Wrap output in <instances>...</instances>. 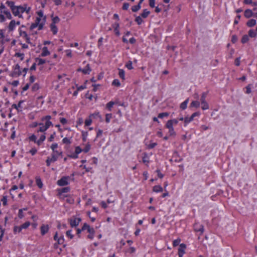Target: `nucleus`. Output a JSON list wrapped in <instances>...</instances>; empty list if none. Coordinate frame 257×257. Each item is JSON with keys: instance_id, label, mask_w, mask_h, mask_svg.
I'll return each mask as SVG.
<instances>
[{"instance_id": "f257e3e1", "label": "nucleus", "mask_w": 257, "mask_h": 257, "mask_svg": "<svg viewBox=\"0 0 257 257\" xmlns=\"http://www.w3.org/2000/svg\"><path fill=\"white\" fill-rule=\"evenodd\" d=\"M30 10V7L27 8V6L25 5L23 6H16L15 8L12 9V12L15 16H18L21 18L22 17V15H20L21 13H23L24 12L29 13Z\"/></svg>"}, {"instance_id": "f03ea898", "label": "nucleus", "mask_w": 257, "mask_h": 257, "mask_svg": "<svg viewBox=\"0 0 257 257\" xmlns=\"http://www.w3.org/2000/svg\"><path fill=\"white\" fill-rule=\"evenodd\" d=\"M86 231L87 232L89 233L87 237L89 239H92L94 236L95 231L93 227H91L89 225L85 223L83 224V226L81 228V231Z\"/></svg>"}, {"instance_id": "7ed1b4c3", "label": "nucleus", "mask_w": 257, "mask_h": 257, "mask_svg": "<svg viewBox=\"0 0 257 257\" xmlns=\"http://www.w3.org/2000/svg\"><path fill=\"white\" fill-rule=\"evenodd\" d=\"M52 123L51 121H47L45 122L44 124L43 122L39 123V127L37 130L38 132H44L46 131L50 125H52Z\"/></svg>"}, {"instance_id": "20e7f679", "label": "nucleus", "mask_w": 257, "mask_h": 257, "mask_svg": "<svg viewBox=\"0 0 257 257\" xmlns=\"http://www.w3.org/2000/svg\"><path fill=\"white\" fill-rule=\"evenodd\" d=\"M165 126L168 129V134L170 137H175L176 135L173 126L166 122Z\"/></svg>"}, {"instance_id": "39448f33", "label": "nucleus", "mask_w": 257, "mask_h": 257, "mask_svg": "<svg viewBox=\"0 0 257 257\" xmlns=\"http://www.w3.org/2000/svg\"><path fill=\"white\" fill-rule=\"evenodd\" d=\"M69 177H63L57 181V184L60 186H65L68 184Z\"/></svg>"}, {"instance_id": "423d86ee", "label": "nucleus", "mask_w": 257, "mask_h": 257, "mask_svg": "<svg viewBox=\"0 0 257 257\" xmlns=\"http://www.w3.org/2000/svg\"><path fill=\"white\" fill-rule=\"evenodd\" d=\"M80 221V218L73 217L70 220V223L72 227L77 226Z\"/></svg>"}, {"instance_id": "0eeeda50", "label": "nucleus", "mask_w": 257, "mask_h": 257, "mask_svg": "<svg viewBox=\"0 0 257 257\" xmlns=\"http://www.w3.org/2000/svg\"><path fill=\"white\" fill-rule=\"evenodd\" d=\"M185 248L186 245L182 243L180 245V247L178 249L179 257H182L183 255L185 253Z\"/></svg>"}, {"instance_id": "6e6552de", "label": "nucleus", "mask_w": 257, "mask_h": 257, "mask_svg": "<svg viewBox=\"0 0 257 257\" xmlns=\"http://www.w3.org/2000/svg\"><path fill=\"white\" fill-rule=\"evenodd\" d=\"M49 229V227L48 225L43 224L41 227V233L42 235H45L47 232H48Z\"/></svg>"}, {"instance_id": "1a4fd4ad", "label": "nucleus", "mask_w": 257, "mask_h": 257, "mask_svg": "<svg viewBox=\"0 0 257 257\" xmlns=\"http://www.w3.org/2000/svg\"><path fill=\"white\" fill-rule=\"evenodd\" d=\"M80 153V147L78 146L76 148L75 153L71 154L68 156L72 158H78V155Z\"/></svg>"}, {"instance_id": "9d476101", "label": "nucleus", "mask_w": 257, "mask_h": 257, "mask_svg": "<svg viewBox=\"0 0 257 257\" xmlns=\"http://www.w3.org/2000/svg\"><path fill=\"white\" fill-rule=\"evenodd\" d=\"M91 148V145L89 143L83 145V148H81V152L86 153L89 151Z\"/></svg>"}, {"instance_id": "9b49d317", "label": "nucleus", "mask_w": 257, "mask_h": 257, "mask_svg": "<svg viewBox=\"0 0 257 257\" xmlns=\"http://www.w3.org/2000/svg\"><path fill=\"white\" fill-rule=\"evenodd\" d=\"M112 27L114 29V31L115 34L117 36H119L120 35L119 31V25L118 23H114Z\"/></svg>"}, {"instance_id": "f8f14e48", "label": "nucleus", "mask_w": 257, "mask_h": 257, "mask_svg": "<svg viewBox=\"0 0 257 257\" xmlns=\"http://www.w3.org/2000/svg\"><path fill=\"white\" fill-rule=\"evenodd\" d=\"M244 15L245 18H249L253 16V13L251 10L247 9L244 11Z\"/></svg>"}, {"instance_id": "ddd939ff", "label": "nucleus", "mask_w": 257, "mask_h": 257, "mask_svg": "<svg viewBox=\"0 0 257 257\" xmlns=\"http://www.w3.org/2000/svg\"><path fill=\"white\" fill-rule=\"evenodd\" d=\"M14 73L18 75H21L22 72L20 71V66L19 64L16 65L15 66Z\"/></svg>"}, {"instance_id": "4468645a", "label": "nucleus", "mask_w": 257, "mask_h": 257, "mask_svg": "<svg viewBox=\"0 0 257 257\" xmlns=\"http://www.w3.org/2000/svg\"><path fill=\"white\" fill-rule=\"evenodd\" d=\"M189 102V99H186L184 101L180 104V107L182 110H184L187 108V104Z\"/></svg>"}, {"instance_id": "2eb2a0df", "label": "nucleus", "mask_w": 257, "mask_h": 257, "mask_svg": "<svg viewBox=\"0 0 257 257\" xmlns=\"http://www.w3.org/2000/svg\"><path fill=\"white\" fill-rule=\"evenodd\" d=\"M256 24V20L254 19L249 20L246 23V25L249 27H252L255 26Z\"/></svg>"}, {"instance_id": "dca6fc26", "label": "nucleus", "mask_w": 257, "mask_h": 257, "mask_svg": "<svg viewBox=\"0 0 257 257\" xmlns=\"http://www.w3.org/2000/svg\"><path fill=\"white\" fill-rule=\"evenodd\" d=\"M153 190L156 193L161 192L163 191V188L160 185H156L153 187Z\"/></svg>"}, {"instance_id": "f3484780", "label": "nucleus", "mask_w": 257, "mask_h": 257, "mask_svg": "<svg viewBox=\"0 0 257 257\" xmlns=\"http://www.w3.org/2000/svg\"><path fill=\"white\" fill-rule=\"evenodd\" d=\"M200 103L197 100L192 101L190 103V106L195 108H198L200 106Z\"/></svg>"}, {"instance_id": "a211bd4d", "label": "nucleus", "mask_w": 257, "mask_h": 257, "mask_svg": "<svg viewBox=\"0 0 257 257\" xmlns=\"http://www.w3.org/2000/svg\"><path fill=\"white\" fill-rule=\"evenodd\" d=\"M16 25V22H15V21L12 20L10 22L9 27H8L9 31H13L15 29Z\"/></svg>"}, {"instance_id": "6ab92c4d", "label": "nucleus", "mask_w": 257, "mask_h": 257, "mask_svg": "<svg viewBox=\"0 0 257 257\" xmlns=\"http://www.w3.org/2000/svg\"><path fill=\"white\" fill-rule=\"evenodd\" d=\"M50 54V52L48 50L47 47H44L42 49V53H41V56L43 57L46 56Z\"/></svg>"}, {"instance_id": "aec40b11", "label": "nucleus", "mask_w": 257, "mask_h": 257, "mask_svg": "<svg viewBox=\"0 0 257 257\" xmlns=\"http://www.w3.org/2000/svg\"><path fill=\"white\" fill-rule=\"evenodd\" d=\"M167 122L174 126L178 124V120L177 119L174 118L168 120Z\"/></svg>"}, {"instance_id": "412c9836", "label": "nucleus", "mask_w": 257, "mask_h": 257, "mask_svg": "<svg viewBox=\"0 0 257 257\" xmlns=\"http://www.w3.org/2000/svg\"><path fill=\"white\" fill-rule=\"evenodd\" d=\"M51 30L52 31L53 34L55 35L57 33V28L54 24H51L50 25Z\"/></svg>"}, {"instance_id": "4be33fe9", "label": "nucleus", "mask_w": 257, "mask_h": 257, "mask_svg": "<svg viewBox=\"0 0 257 257\" xmlns=\"http://www.w3.org/2000/svg\"><path fill=\"white\" fill-rule=\"evenodd\" d=\"M150 13V11H149L147 9H145L143 11V12L141 14V17L143 18H146L148 16Z\"/></svg>"}, {"instance_id": "5701e85b", "label": "nucleus", "mask_w": 257, "mask_h": 257, "mask_svg": "<svg viewBox=\"0 0 257 257\" xmlns=\"http://www.w3.org/2000/svg\"><path fill=\"white\" fill-rule=\"evenodd\" d=\"M119 76L120 78L122 79L123 80L125 78V72L122 69H119V73H118Z\"/></svg>"}, {"instance_id": "b1692460", "label": "nucleus", "mask_w": 257, "mask_h": 257, "mask_svg": "<svg viewBox=\"0 0 257 257\" xmlns=\"http://www.w3.org/2000/svg\"><path fill=\"white\" fill-rule=\"evenodd\" d=\"M91 70L89 68V65L87 64L86 65V68H84L83 70H81V71L84 73V74H89V72H90Z\"/></svg>"}, {"instance_id": "393cba45", "label": "nucleus", "mask_w": 257, "mask_h": 257, "mask_svg": "<svg viewBox=\"0 0 257 257\" xmlns=\"http://www.w3.org/2000/svg\"><path fill=\"white\" fill-rule=\"evenodd\" d=\"M36 183H37V185H38V186L40 188H41L43 186V183L39 177L36 178Z\"/></svg>"}, {"instance_id": "a878e982", "label": "nucleus", "mask_w": 257, "mask_h": 257, "mask_svg": "<svg viewBox=\"0 0 257 257\" xmlns=\"http://www.w3.org/2000/svg\"><path fill=\"white\" fill-rule=\"evenodd\" d=\"M92 122V117H90V115L87 118L85 121V125L86 126H89L91 124Z\"/></svg>"}, {"instance_id": "bb28decb", "label": "nucleus", "mask_w": 257, "mask_h": 257, "mask_svg": "<svg viewBox=\"0 0 257 257\" xmlns=\"http://www.w3.org/2000/svg\"><path fill=\"white\" fill-rule=\"evenodd\" d=\"M202 104V109L203 110H207L209 109V105L207 102H204L201 103Z\"/></svg>"}, {"instance_id": "cd10ccee", "label": "nucleus", "mask_w": 257, "mask_h": 257, "mask_svg": "<svg viewBox=\"0 0 257 257\" xmlns=\"http://www.w3.org/2000/svg\"><path fill=\"white\" fill-rule=\"evenodd\" d=\"M248 35L249 37H250L251 38H254V37H256V33L254 30H250L248 32Z\"/></svg>"}, {"instance_id": "c85d7f7f", "label": "nucleus", "mask_w": 257, "mask_h": 257, "mask_svg": "<svg viewBox=\"0 0 257 257\" xmlns=\"http://www.w3.org/2000/svg\"><path fill=\"white\" fill-rule=\"evenodd\" d=\"M125 67L129 70H132L133 69V64H132V62L131 61H128L126 64H125Z\"/></svg>"}, {"instance_id": "c756f323", "label": "nucleus", "mask_w": 257, "mask_h": 257, "mask_svg": "<svg viewBox=\"0 0 257 257\" xmlns=\"http://www.w3.org/2000/svg\"><path fill=\"white\" fill-rule=\"evenodd\" d=\"M46 137L44 135H42L39 140L37 141V143L38 145H40L45 139Z\"/></svg>"}, {"instance_id": "7c9ffc66", "label": "nucleus", "mask_w": 257, "mask_h": 257, "mask_svg": "<svg viewBox=\"0 0 257 257\" xmlns=\"http://www.w3.org/2000/svg\"><path fill=\"white\" fill-rule=\"evenodd\" d=\"M69 190H70V188L68 187L63 188L59 190V193L61 194L63 193L68 192H69Z\"/></svg>"}, {"instance_id": "2f4dec72", "label": "nucleus", "mask_w": 257, "mask_h": 257, "mask_svg": "<svg viewBox=\"0 0 257 257\" xmlns=\"http://www.w3.org/2000/svg\"><path fill=\"white\" fill-rule=\"evenodd\" d=\"M112 118V114L111 113H107L105 115V121L107 123H109Z\"/></svg>"}, {"instance_id": "473e14b6", "label": "nucleus", "mask_w": 257, "mask_h": 257, "mask_svg": "<svg viewBox=\"0 0 257 257\" xmlns=\"http://www.w3.org/2000/svg\"><path fill=\"white\" fill-rule=\"evenodd\" d=\"M30 225V223L29 221H27L22 225H21L20 226L21 227V229H26L27 228L29 225Z\"/></svg>"}, {"instance_id": "72a5a7b5", "label": "nucleus", "mask_w": 257, "mask_h": 257, "mask_svg": "<svg viewBox=\"0 0 257 257\" xmlns=\"http://www.w3.org/2000/svg\"><path fill=\"white\" fill-rule=\"evenodd\" d=\"M141 9V5L140 4H138L137 6H134L132 8V10L133 12H137L138 10H139Z\"/></svg>"}, {"instance_id": "f704fd0d", "label": "nucleus", "mask_w": 257, "mask_h": 257, "mask_svg": "<svg viewBox=\"0 0 257 257\" xmlns=\"http://www.w3.org/2000/svg\"><path fill=\"white\" fill-rule=\"evenodd\" d=\"M22 231V229L20 226H15L14 228V232L15 233H17V232L20 233Z\"/></svg>"}, {"instance_id": "c9c22d12", "label": "nucleus", "mask_w": 257, "mask_h": 257, "mask_svg": "<svg viewBox=\"0 0 257 257\" xmlns=\"http://www.w3.org/2000/svg\"><path fill=\"white\" fill-rule=\"evenodd\" d=\"M51 118V116L50 115H47L45 117H42L41 119V120L43 122V121H45V122L50 121V120Z\"/></svg>"}, {"instance_id": "e433bc0d", "label": "nucleus", "mask_w": 257, "mask_h": 257, "mask_svg": "<svg viewBox=\"0 0 257 257\" xmlns=\"http://www.w3.org/2000/svg\"><path fill=\"white\" fill-rule=\"evenodd\" d=\"M206 96H207V94L205 92H204L202 94L201 96V99H200L201 103L204 102H206V100H205Z\"/></svg>"}, {"instance_id": "4c0bfd02", "label": "nucleus", "mask_w": 257, "mask_h": 257, "mask_svg": "<svg viewBox=\"0 0 257 257\" xmlns=\"http://www.w3.org/2000/svg\"><path fill=\"white\" fill-rule=\"evenodd\" d=\"M249 40L248 36L247 35H244L241 39V42L242 43H246Z\"/></svg>"}, {"instance_id": "58836bf2", "label": "nucleus", "mask_w": 257, "mask_h": 257, "mask_svg": "<svg viewBox=\"0 0 257 257\" xmlns=\"http://www.w3.org/2000/svg\"><path fill=\"white\" fill-rule=\"evenodd\" d=\"M23 102V101L21 100V101H20L19 103L18 104H13V106L16 109H17V110H19V108H21V104Z\"/></svg>"}, {"instance_id": "ea45409f", "label": "nucleus", "mask_w": 257, "mask_h": 257, "mask_svg": "<svg viewBox=\"0 0 257 257\" xmlns=\"http://www.w3.org/2000/svg\"><path fill=\"white\" fill-rule=\"evenodd\" d=\"M36 61L38 62V65H42L46 62V60L45 59H42L40 58H37L36 59Z\"/></svg>"}, {"instance_id": "a19ab883", "label": "nucleus", "mask_w": 257, "mask_h": 257, "mask_svg": "<svg viewBox=\"0 0 257 257\" xmlns=\"http://www.w3.org/2000/svg\"><path fill=\"white\" fill-rule=\"evenodd\" d=\"M169 115V113L168 112H163L159 113L158 115V117L160 118H163L164 117H167Z\"/></svg>"}, {"instance_id": "79ce46f5", "label": "nucleus", "mask_w": 257, "mask_h": 257, "mask_svg": "<svg viewBox=\"0 0 257 257\" xmlns=\"http://www.w3.org/2000/svg\"><path fill=\"white\" fill-rule=\"evenodd\" d=\"M136 251V248L134 247H130L126 252L129 253H133Z\"/></svg>"}, {"instance_id": "37998d69", "label": "nucleus", "mask_w": 257, "mask_h": 257, "mask_svg": "<svg viewBox=\"0 0 257 257\" xmlns=\"http://www.w3.org/2000/svg\"><path fill=\"white\" fill-rule=\"evenodd\" d=\"M114 104V102H112V101H110L109 102L107 105H106V107L109 110H110L112 107L113 106V105Z\"/></svg>"}, {"instance_id": "c03bdc74", "label": "nucleus", "mask_w": 257, "mask_h": 257, "mask_svg": "<svg viewBox=\"0 0 257 257\" xmlns=\"http://www.w3.org/2000/svg\"><path fill=\"white\" fill-rule=\"evenodd\" d=\"M143 162L144 163H147V164L149 163V157H148V156L146 154H145L143 158Z\"/></svg>"}, {"instance_id": "a18cd8bd", "label": "nucleus", "mask_w": 257, "mask_h": 257, "mask_svg": "<svg viewBox=\"0 0 257 257\" xmlns=\"http://www.w3.org/2000/svg\"><path fill=\"white\" fill-rule=\"evenodd\" d=\"M136 22L138 23V24L140 25L142 23L143 20L142 19V17L138 16L136 18Z\"/></svg>"}, {"instance_id": "49530a36", "label": "nucleus", "mask_w": 257, "mask_h": 257, "mask_svg": "<svg viewBox=\"0 0 257 257\" xmlns=\"http://www.w3.org/2000/svg\"><path fill=\"white\" fill-rule=\"evenodd\" d=\"M7 4L11 8L12 10L13 8H14L16 7V6H14V3L13 2L7 1Z\"/></svg>"}, {"instance_id": "de8ad7c7", "label": "nucleus", "mask_w": 257, "mask_h": 257, "mask_svg": "<svg viewBox=\"0 0 257 257\" xmlns=\"http://www.w3.org/2000/svg\"><path fill=\"white\" fill-rule=\"evenodd\" d=\"M112 85L116 86H119L120 85V83L118 80L114 79L112 82Z\"/></svg>"}, {"instance_id": "09e8293b", "label": "nucleus", "mask_w": 257, "mask_h": 257, "mask_svg": "<svg viewBox=\"0 0 257 257\" xmlns=\"http://www.w3.org/2000/svg\"><path fill=\"white\" fill-rule=\"evenodd\" d=\"M90 117H94V118L97 117L99 118H101V117L100 115L99 114V112H95V113L91 114Z\"/></svg>"}, {"instance_id": "8fccbe9b", "label": "nucleus", "mask_w": 257, "mask_h": 257, "mask_svg": "<svg viewBox=\"0 0 257 257\" xmlns=\"http://www.w3.org/2000/svg\"><path fill=\"white\" fill-rule=\"evenodd\" d=\"M184 126H186L188 123H189L191 121H190V119H189V117H185L184 118Z\"/></svg>"}, {"instance_id": "3c124183", "label": "nucleus", "mask_w": 257, "mask_h": 257, "mask_svg": "<svg viewBox=\"0 0 257 257\" xmlns=\"http://www.w3.org/2000/svg\"><path fill=\"white\" fill-rule=\"evenodd\" d=\"M15 56H17V57H20L21 58V60H23L24 59V54L23 53H17L15 54Z\"/></svg>"}, {"instance_id": "603ef678", "label": "nucleus", "mask_w": 257, "mask_h": 257, "mask_svg": "<svg viewBox=\"0 0 257 257\" xmlns=\"http://www.w3.org/2000/svg\"><path fill=\"white\" fill-rule=\"evenodd\" d=\"M58 157L56 156L55 155L52 154V157L50 158V160L52 162H55L57 160Z\"/></svg>"}, {"instance_id": "864d4df0", "label": "nucleus", "mask_w": 257, "mask_h": 257, "mask_svg": "<svg viewBox=\"0 0 257 257\" xmlns=\"http://www.w3.org/2000/svg\"><path fill=\"white\" fill-rule=\"evenodd\" d=\"M52 21L53 22L52 24H54V25H55L56 23H57L60 21V19L58 17H55L53 19Z\"/></svg>"}, {"instance_id": "5fc2aeb1", "label": "nucleus", "mask_w": 257, "mask_h": 257, "mask_svg": "<svg viewBox=\"0 0 257 257\" xmlns=\"http://www.w3.org/2000/svg\"><path fill=\"white\" fill-rule=\"evenodd\" d=\"M39 88V85L37 83L34 84V85L33 86L32 88V89L33 91H36L37 90H38Z\"/></svg>"}, {"instance_id": "6e6d98bb", "label": "nucleus", "mask_w": 257, "mask_h": 257, "mask_svg": "<svg viewBox=\"0 0 257 257\" xmlns=\"http://www.w3.org/2000/svg\"><path fill=\"white\" fill-rule=\"evenodd\" d=\"M180 242V239H177L176 240H174L173 241V244L174 246H177L179 243Z\"/></svg>"}, {"instance_id": "4d7b16f0", "label": "nucleus", "mask_w": 257, "mask_h": 257, "mask_svg": "<svg viewBox=\"0 0 257 257\" xmlns=\"http://www.w3.org/2000/svg\"><path fill=\"white\" fill-rule=\"evenodd\" d=\"M149 5L152 8H154L155 5V0H149Z\"/></svg>"}, {"instance_id": "13d9d810", "label": "nucleus", "mask_w": 257, "mask_h": 257, "mask_svg": "<svg viewBox=\"0 0 257 257\" xmlns=\"http://www.w3.org/2000/svg\"><path fill=\"white\" fill-rule=\"evenodd\" d=\"M52 154L53 155H55L56 156L58 157L59 155H61L62 152H60L59 151H57V150H55L54 151H53V153Z\"/></svg>"}, {"instance_id": "bf43d9fd", "label": "nucleus", "mask_w": 257, "mask_h": 257, "mask_svg": "<svg viewBox=\"0 0 257 257\" xmlns=\"http://www.w3.org/2000/svg\"><path fill=\"white\" fill-rule=\"evenodd\" d=\"M157 145V144L156 143H150L149 145H148V148L149 149H152L154 147H155Z\"/></svg>"}, {"instance_id": "052dcab7", "label": "nucleus", "mask_w": 257, "mask_h": 257, "mask_svg": "<svg viewBox=\"0 0 257 257\" xmlns=\"http://www.w3.org/2000/svg\"><path fill=\"white\" fill-rule=\"evenodd\" d=\"M157 135L159 137H162L163 135V132L162 131V130L161 129H159L157 132Z\"/></svg>"}, {"instance_id": "680f3d73", "label": "nucleus", "mask_w": 257, "mask_h": 257, "mask_svg": "<svg viewBox=\"0 0 257 257\" xmlns=\"http://www.w3.org/2000/svg\"><path fill=\"white\" fill-rule=\"evenodd\" d=\"M129 8V4L128 3H124L122 6V9L127 10Z\"/></svg>"}, {"instance_id": "e2e57ef3", "label": "nucleus", "mask_w": 257, "mask_h": 257, "mask_svg": "<svg viewBox=\"0 0 257 257\" xmlns=\"http://www.w3.org/2000/svg\"><path fill=\"white\" fill-rule=\"evenodd\" d=\"M2 201L3 202V203L4 205H7V198L6 196H3V198L2 199Z\"/></svg>"}, {"instance_id": "0e129e2a", "label": "nucleus", "mask_w": 257, "mask_h": 257, "mask_svg": "<svg viewBox=\"0 0 257 257\" xmlns=\"http://www.w3.org/2000/svg\"><path fill=\"white\" fill-rule=\"evenodd\" d=\"M195 230L198 232H200L201 233H202L204 231L203 227L202 225L200 226L199 228L197 229L195 228Z\"/></svg>"}, {"instance_id": "69168bd1", "label": "nucleus", "mask_w": 257, "mask_h": 257, "mask_svg": "<svg viewBox=\"0 0 257 257\" xmlns=\"http://www.w3.org/2000/svg\"><path fill=\"white\" fill-rule=\"evenodd\" d=\"M245 88H246V91H245L246 93L249 94L251 93V88L249 85L246 86Z\"/></svg>"}, {"instance_id": "338daca9", "label": "nucleus", "mask_w": 257, "mask_h": 257, "mask_svg": "<svg viewBox=\"0 0 257 257\" xmlns=\"http://www.w3.org/2000/svg\"><path fill=\"white\" fill-rule=\"evenodd\" d=\"M38 25L35 22L32 24L31 27H30V29L31 30H32L33 29H34V28H36L37 27H38Z\"/></svg>"}, {"instance_id": "774afa93", "label": "nucleus", "mask_w": 257, "mask_h": 257, "mask_svg": "<svg viewBox=\"0 0 257 257\" xmlns=\"http://www.w3.org/2000/svg\"><path fill=\"white\" fill-rule=\"evenodd\" d=\"M66 235L68 237H69L70 238H72V237H73V235L71 234V230H68L66 232Z\"/></svg>"}]
</instances>
